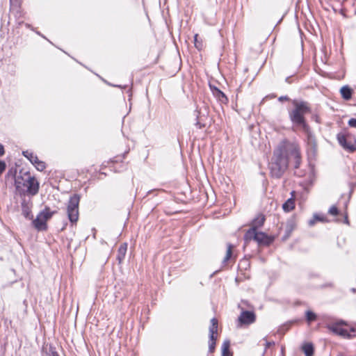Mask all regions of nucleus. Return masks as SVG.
Returning a JSON list of instances; mask_svg holds the SVG:
<instances>
[{"label":"nucleus","instance_id":"1","mask_svg":"<svg viewBox=\"0 0 356 356\" xmlns=\"http://www.w3.org/2000/svg\"><path fill=\"white\" fill-rule=\"evenodd\" d=\"M289 159L294 161V168H299L301 163L299 145L284 140L275 149L269 163L271 176L276 179L281 178L288 168Z\"/></svg>","mask_w":356,"mask_h":356},{"label":"nucleus","instance_id":"2","mask_svg":"<svg viewBox=\"0 0 356 356\" xmlns=\"http://www.w3.org/2000/svg\"><path fill=\"white\" fill-rule=\"evenodd\" d=\"M292 104L294 108L289 112L291 121L296 126L300 127L307 134L308 140L312 141L313 140V136L305 119V115L311 111L309 104L307 102L298 101L296 99L293 100Z\"/></svg>","mask_w":356,"mask_h":356},{"label":"nucleus","instance_id":"3","mask_svg":"<svg viewBox=\"0 0 356 356\" xmlns=\"http://www.w3.org/2000/svg\"><path fill=\"white\" fill-rule=\"evenodd\" d=\"M15 185L20 197H24L26 195L34 196L38 194L40 188L38 180L29 172L17 176L15 179Z\"/></svg>","mask_w":356,"mask_h":356},{"label":"nucleus","instance_id":"4","mask_svg":"<svg viewBox=\"0 0 356 356\" xmlns=\"http://www.w3.org/2000/svg\"><path fill=\"white\" fill-rule=\"evenodd\" d=\"M80 196L78 194H74L69 199L67 206V214L69 220L73 225L76 223L79 219V205Z\"/></svg>","mask_w":356,"mask_h":356},{"label":"nucleus","instance_id":"5","mask_svg":"<svg viewBox=\"0 0 356 356\" xmlns=\"http://www.w3.org/2000/svg\"><path fill=\"white\" fill-rule=\"evenodd\" d=\"M339 145L346 150L353 152L356 150V136L349 132L339 133L337 136Z\"/></svg>","mask_w":356,"mask_h":356},{"label":"nucleus","instance_id":"6","mask_svg":"<svg viewBox=\"0 0 356 356\" xmlns=\"http://www.w3.org/2000/svg\"><path fill=\"white\" fill-rule=\"evenodd\" d=\"M194 115L195 116V125L198 129H202L205 127L206 124L205 121L207 119L208 113L204 108V111H202L201 108L197 107L194 111Z\"/></svg>","mask_w":356,"mask_h":356},{"label":"nucleus","instance_id":"7","mask_svg":"<svg viewBox=\"0 0 356 356\" xmlns=\"http://www.w3.org/2000/svg\"><path fill=\"white\" fill-rule=\"evenodd\" d=\"M238 321L241 325H250L255 322L256 315L254 312L242 310Z\"/></svg>","mask_w":356,"mask_h":356},{"label":"nucleus","instance_id":"8","mask_svg":"<svg viewBox=\"0 0 356 356\" xmlns=\"http://www.w3.org/2000/svg\"><path fill=\"white\" fill-rule=\"evenodd\" d=\"M21 207H22V215L29 220L33 219V214L31 212V208H32V203L30 200H26L24 198L22 199V203H21Z\"/></svg>","mask_w":356,"mask_h":356},{"label":"nucleus","instance_id":"9","mask_svg":"<svg viewBox=\"0 0 356 356\" xmlns=\"http://www.w3.org/2000/svg\"><path fill=\"white\" fill-rule=\"evenodd\" d=\"M210 88L212 92L213 95L217 99V100L221 104H227L228 98L226 95L221 91L219 88L216 86H213L210 85Z\"/></svg>","mask_w":356,"mask_h":356},{"label":"nucleus","instance_id":"10","mask_svg":"<svg viewBox=\"0 0 356 356\" xmlns=\"http://www.w3.org/2000/svg\"><path fill=\"white\" fill-rule=\"evenodd\" d=\"M273 238L268 236L264 232H257L256 241L260 245H268L273 241Z\"/></svg>","mask_w":356,"mask_h":356},{"label":"nucleus","instance_id":"11","mask_svg":"<svg viewBox=\"0 0 356 356\" xmlns=\"http://www.w3.org/2000/svg\"><path fill=\"white\" fill-rule=\"evenodd\" d=\"M46 222L44 218L39 213L37 218L33 220V225L38 230H46L47 227Z\"/></svg>","mask_w":356,"mask_h":356},{"label":"nucleus","instance_id":"12","mask_svg":"<svg viewBox=\"0 0 356 356\" xmlns=\"http://www.w3.org/2000/svg\"><path fill=\"white\" fill-rule=\"evenodd\" d=\"M127 250V243H124L121 244L118 250V253L116 256V259L118 261V263L120 264L123 260L124 259Z\"/></svg>","mask_w":356,"mask_h":356},{"label":"nucleus","instance_id":"13","mask_svg":"<svg viewBox=\"0 0 356 356\" xmlns=\"http://www.w3.org/2000/svg\"><path fill=\"white\" fill-rule=\"evenodd\" d=\"M218 332V320L216 318H213L211 320V325L209 327V338H217Z\"/></svg>","mask_w":356,"mask_h":356},{"label":"nucleus","instance_id":"14","mask_svg":"<svg viewBox=\"0 0 356 356\" xmlns=\"http://www.w3.org/2000/svg\"><path fill=\"white\" fill-rule=\"evenodd\" d=\"M328 328L334 333L345 337L348 335V331L340 327L339 324H332L328 325Z\"/></svg>","mask_w":356,"mask_h":356},{"label":"nucleus","instance_id":"15","mask_svg":"<svg viewBox=\"0 0 356 356\" xmlns=\"http://www.w3.org/2000/svg\"><path fill=\"white\" fill-rule=\"evenodd\" d=\"M265 221V217L262 214L258 215L256 218H254L252 222V227L254 229H258L261 227Z\"/></svg>","mask_w":356,"mask_h":356},{"label":"nucleus","instance_id":"16","mask_svg":"<svg viewBox=\"0 0 356 356\" xmlns=\"http://www.w3.org/2000/svg\"><path fill=\"white\" fill-rule=\"evenodd\" d=\"M257 235V229L253 228V227H251L245 234V235H244V240L245 241H251V240L256 241Z\"/></svg>","mask_w":356,"mask_h":356},{"label":"nucleus","instance_id":"17","mask_svg":"<svg viewBox=\"0 0 356 356\" xmlns=\"http://www.w3.org/2000/svg\"><path fill=\"white\" fill-rule=\"evenodd\" d=\"M42 356H59L56 348L49 346V347L45 346L42 350Z\"/></svg>","mask_w":356,"mask_h":356},{"label":"nucleus","instance_id":"18","mask_svg":"<svg viewBox=\"0 0 356 356\" xmlns=\"http://www.w3.org/2000/svg\"><path fill=\"white\" fill-rule=\"evenodd\" d=\"M295 208V201L293 198L288 199L282 205V209L286 212H289Z\"/></svg>","mask_w":356,"mask_h":356},{"label":"nucleus","instance_id":"19","mask_svg":"<svg viewBox=\"0 0 356 356\" xmlns=\"http://www.w3.org/2000/svg\"><path fill=\"white\" fill-rule=\"evenodd\" d=\"M227 247L226 254L222 260V263L224 264H227V262L232 259V254H233V249L234 248V246L231 243H227Z\"/></svg>","mask_w":356,"mask_h":356},{"label":"nucleus","instance_id":"20","mask_svg":"<svg viewBox=\"0 0 356 356\" xmlns=\"http://www.w3.org/2000/svg\"><path fill=\"white\" fill-rule=\"evenodd\" d=\"M341 94L342 97L346 100H349L352 97V90L347 86H343L341 88Z\"/></svg>","mask_w":356,"mask_h":356},{"label":"nucleus","instance_id":"21","mask_svg":"<svg viewBox=\"0 0 356 356\" xmlns=\"http://www.w3.org/2000/svg\"><path fill=\"white\" fill-rule=\"evenodd\" d=\"M302 350L305 356H312L314 355V346L311 343H307L302 346Z\"/></svg>","mask_w":356,"mask_h":356},{"label":"nucleus","instance_id":"22","mask_svg":"<svg viewBox=\"0 0 356 356\" xmlns=\"http://www.w3.org/2000/svg\"><path fill=\"white\" fill-rule=\"evenodd\" d=\"M230 342L226 340L223 342L222 346V356H232V354L229 351Z\"/></svg>","mask_w":356,"mask_h":356},{"label":"nucleus","instance_id":"23","mask_svg":"<svg viewBox=\"0 0 356 356\" xmlns=\"http://www.w3.org/2000/svg\"><path fill=\"white\" fill-rule=\"evenodd\" d=\"M56 213V211H51L49 208L45 207V209L40 213V214L42 218H44V220L47 221L49 219H50L52 217V216Z\"/></svg>","mask_w":356,"mask_h":356},{"label":"nucleus","instance_id":"24","mask_svg":"<svg viewBox=\"0 0 356 356\" xmlns=\"http://www.w3.org/2000/svg\"><path fill=\"white\" fill-rule=\"evenodd\" d=\"M22 154L27 158L32 164L38 161V158L36 155H35L33 152H29V150L24 151Z\"/></svg>","mask_w":356,"mask_h":356},{"label":"nucleus","instance_id":"25","mask_svg":"<svg viewBox=\"0 0 356 356\" xmlns=\"http://www.w3.org/2000/svg\"><path fill=\"white\" fill-rule=\"evenodd\" d=\"M316 221L325 222V217L323 215L314 214L313 218L309 220V225L313 226Z\"/></svg>","mask_w":356,"mask_h":356},{"label":"nucleus","instance_id":"26","mask_svg":"<svg viewBox=\"0 0 356 356\" xmlns=\"http://www.w3.org/2000/svg\"><path fill=\"white\" fill-rule=\"evenodd\" d=\"M194 44H195V47L198 50H201L203 48V42H202V41L201 40H199L198 34H195L194 35Z\"/></svg>","mask_w":356,"mask_h":356},{"label":"nucleus","instance_id":"27","mask_svg":"<svg viewBox=\"0 0 356 356\" xmlns=\"http://www.w3.org/2000/svg\"><path fill=\"white\" fill-rule=\"evenodd\" d=\"M33 165L39 171H43L46 168L45 163L42 161H40L39 159H38V161H36V162L34 163Z\"/></svg>","mask_w":356,"mask_h":356},{"label":"nucleus","instance_id":"28","mask_svg":"<svg viewBox=\"0 0 356 356\" xmlns=\"http://www.w3.org/2000/svg\"><path fill=\"white\" fill-rule=\"evenodd\" d=\"M306 319L309 323L312 321H314L316 319V315L312 311H307Z\"/></svg>","mask_w":356,"mask_h":356},{"label":"nucleus","instance_id":"29","mask_svg":"<svg viewBox=\"0 0 356 356\" xmlns=\"http://www.w3.org/2000/svg\"><path fill=\"white\" fill-rule=\"evenodd\" d=\"M217 338H213L212 339H209V351L210 353H213L215 350L216 347V341Z\"/></svg>","mask_w":356,"mask_h":356},{"label":"nucleus","instance_id":"30","mask_svg":"<svg viewBox=\"0 0 356 356\" xmlns=\"http://www.w3.org/2000/svg\"><path fill=\"white\" fill-rule=\"evenodd\" d=\"M10 10H11V12H15L16 13V15L19 12V7L18 6V5L16 3H14L13 0H10Z\"/></svg>","mask_w":356,"mask_h":356},{"label":"nucleus","instance_id":"31","mask_svg":"<svg viewBox=\"0 0 356 356\" xmlns=\"http://www.w3.org/2000/svg\"><path fill=\"white\" fill-rule=\"evenodd\" d=\"M328 213L330 214V215H332V216H337L338 215L339 213V210L337 209V207L336 206H332L329 211H328Z\"/></svg>","mask_w":356,"mask_h":356},{"label":"nucleus","instance_id":"32","mask_svg":"<svg viewBox=\"0 0 356 356\" xmlns=\"http://www.w3.org/2000/svg\"><path fill=\"white\" fill-rule=\"evenodd\" d=\"M293 229V222H288L286 225V232L288 234H290Z\"/></svg>","mask_w":356,"mask_h":356},{"label":"nucleus","instance_id":"33","mask_svg":"<svg viewBox=\"0 0 356 356\" xmlns=\"http://www.w3.org/2000/svg\"><path fill=\"white\" fill-rule=\"evenodd\" d=\"M6 164L5 161H0V175L6 170Z\"/></svg>","mask_w":356,"mask_h":356},{"label":"nucleus","instance_id":"34","mask_svg":"<svg viewBox=\"0 0 356 356\" xmlns=\"http://www.w3.org/2000/svg\"><path fill=\"white\" fill-rule=\"evenodd\" d=\"M348 125L351 127L356 128V119L355 118H351L348 121Z\"/></svg>","mask_w":356,"mask_h":356},{"label":"nucleus","instance_id":"35","mask_svg":"<svg viewBox=\"0 0 356 356\" xmlns=\"http://www.w3.org/2000/svg\"><path fill=\"white\" fill-rule=\"evenodd\" d=\"M280 102L289 101V98L287 96H281L278 98Z\"/></svg>","mask_w":356,"mask_h":356},{"label":"nucleus","instance_id":"36","mask_svg":"<svg viewBox=\"0 0 356 356\" xmlns=\"http://www.w3.org/2000/svg\"><path fill=\"white\" fill-rule=\"evenodd\" d=\"M5 154L4 147L3 145L0 144V157L2 156Z\"/></svg>","mask_w":356,"mask_h":356},{"label":"nucleus","instance_id":"37","mask_svg":"<svg viewBox=\"0 0 356 356\" xmlns=\"http://www.w3.org/2000/svg\"><path fill=\"white\" fill-rule=\"evenodd\" d=\"M343 222L347 224V225H349V221H348V214L347 213H346L345 216H344V221H343Z\"/></svg>","mask_w":356,"mask_h":356},{"label":"nucleus","instance_id":"38","mask_svg":"<svg viewBox=\"0 0 356 356\" xmlns=\"http://www.w3.org/2000/svg\"><path fill=\"white\" fill-rule=\"evenodd\" d=\"M289 79H290V77H287V78L286 79V82H288V83H289V82H290V81H289Z\"/></svg>","mask_w":356,"mask_h":356},{"label":"nucleus","instance_id":"39","mask_svg":"<svg viewBox=\"0 0 356 356\" xmlns=\"http://www.w3.org/2000/svg\"><path fill=\"white\" fill-rule=\"evenodd\" d=\"M318 118L317 116H316V117H315V120H316L317 122H319V121H318Z\"/></svg>","mask_w":356,"mask_h":356},{"label":"nucleus","instance_id":"40","mask_svg":"<svg viewBox=\"0 0 356 356\" xmlns=\"http://www.w3.org/2000/svg\"><path fill=\"white\" fill-rule=\"evenodd\" d=\"M152 191H149L147 192V194H150Z\"/></svg>","mask_w":356,"mask_h":356},{"label":"nucleus","instance_id":"41","mask_svg":"<svg viewBox=\"0 0 356 356\" xmlns=\"http://www.w3.org/2000/svg\"><path fill=\"white\" fill-rule=\"evenodd\" d=\"M26 26L27 27H30V25H29V24H26Z\"/></svg>","mask_w":356,"mask_h":356}]
</instances>
